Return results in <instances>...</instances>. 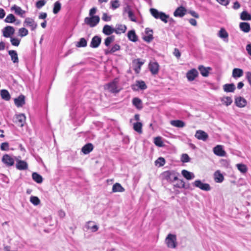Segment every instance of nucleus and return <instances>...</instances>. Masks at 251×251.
Instances as JSON below:
<instances>
[{
	"label": "nucleus",
	"instance_id": "nucleus-2",
	"mask_svg": "<svg viewBox=\"0 0 251 251\" xmlns=\"http://www.w3.org/2000/svg\"><path fill=\"white\" fill-rule=\"evenodd\" d=\"M150 12L152 16L155 19H159L165 23H167L168 22V20L169 19V16L166 15L165 13L160 12L154 8H151Z\"/></svg>",
	"mask_w": 251,
	"mask_h": 251
},
{
	"label": "nucleus",
	"instance_id": "nucleus-57",
	"mask_svg": "<svg viewBox=\"0 0 251 251\" xmlns=\"http://www.w3.org/2000/svg\"><path fill=\"white\" fill-rule=\"evenodd\" d=\"M165 160L163 157L158 158L156 161V165L159 164V166H162L165 164Z\"/></svg>",
	"mask_w": 251,
	"mask_h": 251
},
{
	"label": "nucleus",
	"instance_id": "nucleus-26",
	"mask_svg": "<svg viewBox=\"0 0 251 251\" xmlns=\"http://www.w3.org/2000/svg\"><path fill=\"white\" fill-rule=\"evenodd\" d=\"M8 52V54L10 56L11 59L13 63H18L19 62V58L17 51L14 50H10Z\"/></svg>",
	"mask_w": 251,
	"mask_h": 251
},
{
	"label": "nucleus",
	"instance_id": "nucleus-62",
	"mask_svg": "<svg viewBox=\"0 0 251 251\" xmlns=\"http://www.w3.org/2000/svg\"><path fill=\"white\" fill-rule=\"evenodd\" d=\"M111 19V17L107 15V13H104L102 14V20L105 22L110 21Z\"/></svg>",
	"mask_w": 251,
	"mask_h": 251
},
{
	"label": "nucleus",
	"instance_id": "nucleus-64",
	"mask_svg": "<svg viewBox=\"0 0 251 251\" xmlns=\"http://www.w3.org/2000/svg\"><path fill=\"white\" fill-rule=\"evenodd\" d=\"M246 77L249 83L251 86V72H247L246 75Z\"/></svg>",
	"mask_w": 251,
	"mask_h": 251
},
{
	"label": "nucleus",
	"instance_id": "nucleus-49",
	"mask_svg": "<svg viewBox=\"0 0 251 251\" xmlns=\"http://www.w3.org/2000/svg\"><path fill=\"white\" fill-rule=\"evenodd\" d=\"M30 201L34 205H38L40 203V199L36 196H31L30 198Z\"/></svg>",
	"mask_w": 251,
	"mask_h": 251
},
{
	"label": "nucleus",
	"instance_id": "nucleus-54",
	"mask_svg": "<svg viewBox=\"0 0 251 251\" xmlns=\"http://www.w3.org/2000/svg\"><path fill=\"white\" fill-rule=\"evenodd\" d=\"M10 42L13 46H18L20 44V40L16 38L11 37Z\"/></svg>",
	"mask_w": 251,
	"mask_h": 251
},
{
	"label": "nucleus",
	"instance_id": "nucleus-41",
	"mask_svg": "<svg viewBox=\"0 0 251 251\" xmlns=\"http://www.w3.org/2000/svg\"><path fill=\"white\" fill-rule=\"evenodd\" d=\"M142 124L141 122H136L133 124V129L138 133H142Z\"/></svg>",
	"mask_w": 251,
	"mask_h": 251
},
{
	"label": "nucleus",
	"instance_id": "nucleus-4",
	"mask_svg": "<svg viewBox=\"0 0 251 251\" xmlns=\"http://www.w3.org/2000/svg\"><path fill=\"white\" fill-rule=\"evenodd\" d=\"M165 242L168 247L172 249L176 248L177 245L176 235L171 233L169 234L165 239Z\"/></svg>",
	"mask_w": 251,
	"mask_h": 251
},
{
	"label": "nucleus",
	"instance_id": "nucleus-52",
	"mask_svg": "<svg viewBox=\"0 0 251 251\" xmlns=\"http://www.w3.org/2000/svg\"><path fill=\"white\" fill-rule=\"evenodd\" d=\"M92 222L91 221H89L87 223V225L86 226L87 228L88 229H91L93 232H95L98 230V226L97 225H94L93 226H91L90 225Z\"/></svg>",
	"mask_w": 251,
	"mask_h": 251
},
{
	"label": "nucleus",
	"instance_id": "nucleus-30",
	"mask_svg": "<svg viewBox=\"0 0 251 251\" xmlns=\"http://www.w3.org/2000/svg\"><path fill=\"white\" fill-rule=\"evenodd\" d=\"M236 89L233 83L226 84L223 86V89L226 92H233Z\"/></svg>",
	"mask_w": 251,
	"mask_h": 251
},
{
	"label": "nucleus",
	"instance_id": "nucleus-23",
	"mask_svg": "<svg viewBox=\"0 0 251 251\" xmlns=\"http://www.w3.org/2000/svg\"><path fill=\"white\" fill-rule=\"evenodd\" d=\"M218 36L226 42H227L228 41V34L224 28H221L219 30L218 32Z\"/></svg>",
	"mask_w": 251,
	"mask_h": 251
},
{
	"label": "nucleus",
	"instance_id": "nucleus-33",
	"mask_svg": "<svg viewBox=\"0 0 251 251\" xmlns=\"http://www.w3.org/2000/svg\"><path fill=\"white\" fill-rule=\"evenodd\" d=\"M133 63L135 64L134 70L136 73H139L142 66L144 64V62L140 61L139 59L134 60Z\"/></svg>",
	"mask_w": 251,
	"mask_h": 251
},
{
	"label": "nucleus",
	"instance_id": "nucleus-17",
	"mask_svg": "<svg viewBox=\"0 0 251 251\" xmlns=\"http://www.w3.org/2000/svg\"><path fill=\"white\" fill-rule=\"evenodd\" d=\"M127 29V27L125 25L117 24L114 28V32L117 34H121L125 33Z\"/></svg>",
	"mask_w": 251,
	"mask_h": 251
},
{
	"label": "nucleus",
	"instance_id": "nucleus-28",
	"mask_svg": "<svg viewBox=\"0 0 251 251\" xmlns=\"http://www.w3.org/2000/svg\"><path fill=\"white\" fill-rule=\"evenodd\" d=\"M170 124L172 126L178 128H182L185 126V123L183 121L179 120L171 121Z\"/></svg>",
	"mask_w": 251,
	"mask_h": 251
},
{
	"label": "nucleus",
	"instance_id": "nucleus-7",
	"mask_svg": "<svg viewBox=\"0 0 251 251\" xmlns=\"http://www.w3.org/2000/svg\"><path fill=\"white\" fill-rule=\"evenodd\" d=\"M193 185L203 191H208L211 190V187L209 184L202 183L200 180H195L193 182Z\"/></svg>",
	"mask_w": 251,
	"mask_h": 251
},
{
	"label": "nucleus",
	"instance_id": "nucleus-40",
	"mask_svg": "<svg viewBox=\"0 0 251 251\" xmlns=\"http://www.w3.org/2000/svg\"><path fill=\"white\" fill-rule=\"evenodd\" d=\"M0 96L2 99L5 100H9L10 99V95L9 92L5 89L0 91Z\"/></svg>",
	"mask_w": 251,
	"mask_h": 251
},
{
	"label": "nucleus",
	"instance_id": "nucleus-50",
	"mask_svg": "<svg viewBox=\"0 0 251 251\" xmlns=\"http://www.w3.org/2000/svg\"><path fill=\"white\" fill-rule=\"evenodd\" d=\"M222 101L223 102V103L226 106L230 105L232 102V100L231 98L229 97H226L224 98Z\"/></svg>",
	"mask_w": 251,
	"mask_h": 251
},
{
	"label": "nucleus",
	"instance_id": "nucleus-56",
	"mask_svg": "<svg viewBox=\"0 0 251 251\" xmlns=\"http://www.w3.org/2000/svg\"><path fill=\"white\" fill-rule=\"evenodd\" d=\"M128 15L129 18L130 19V20L131 21L134 22H137L136 17L132 11H128Z\"/></svg>",
	"mask_w": 251,
	"mask_h": 251
},
{
	"label": "nucleus",
	"instance_id": "nucleus-47",
	"mask_svg": "<svg viewBox=\"0 0 251 251\" xmlns=\"http://www.w3.org/2000/svg\"><path fill=\"white\" fill-rule=\"evenodd\" d=\"M154 143L158 147H162L164 146L163 142H162L161 137H156L154 138Z\"/></svg>",
	"mask_w": 251,
	"mask_h": 251
},
{
	"label": "nucleus",
	"instance_id": "nucleus-27",
	"mask_svg": "<svg viewBox=\"0 0 251 251\" xmlns=\"http://www.w3.org/2000/svg\"><path fill=\"white\" fill-rule=\"evenodd\" d=\"M214 180L217 183H221L223 181L224 177L220 171H216L214 174Z\"/></svg>",
	"mask_w": 251,
	"mask_h": 251
},
{
	"label": "nucleus",
	"instance_id": "nucleus-3",
	"mask_svg": "<svg viewBox=\"0 0 251 251\" xmlns=\"http://www.w3.org/2000/svg\"><path fill=\"white\" fill-rule=\"evenodd\" d=\"M118 79L115 78L112 82L108 83L105 86V88L112 93H118L121 89L118 87Z\"/></svg>",
	"mask_w": 251,
	"mask_h": 251
},
{
	"label": "nucleus",
	"instance_id": "nucleus-24",
	"mask_svg": "<svg viewBox=\"0 0 251 251\" xmlns=\"http://www.w3.org/2000/svg\"><path fill=\"white\" fill-rule=\"evenodd\" d=\"M102 32L105 35L109 36L114 32V28L108 25H105L103 27Z\"/></svg>",
	"mask_w": 251,
	"mask_h": 251
},
{
	"label": "nucleus",
	"instance_id": "nucleus-43",
	"mask_svg": "<svg viewBox=\"0 0 251 251\" xmlns=\"http://www.w3.org/2000/svg\"><path fill=\"white\" fill-rule=\"evenodd\" d=\"M7 23H13L16 21L15 16L12 14H8L4 20Z\"/></svg>",
	"mask_w": 251,
	"mask_h": 251
},
{
	"label": "nucleus",
	"instance_id": "nucleus-36",
	"mask_svg": "<svg viewBox=\"0 0 251 251\" xmlns=\"http://www.w3.org/2000/svg\"><path fill=\"white\" fill-rule=\"evenodd\" d=\"M236 166L242 174H245L248 172V167L245 164L242 163L237 164Z\"/></svg>",
	"mask_w": 251,
	"mask_h": 251
},
{
	"label": "nucleus",
	"instance_id": "nucleus-61",
	"mask_svg": "<svg viewBox=\"0 0 251 251\" xmlns=\"http://www.w3.org/2000/svg\"><path fill=\"white\" fill-rule=\"evenodd\" d=\"M0 149L2 151H7L9 149V144L7 142L2 143L0 145Z\"/></svg>",
	"mask_w": 251,
	"mask_h": 251
},
{
	"label": "nucleus",
	"instance_id": "nucleus-15",
	"mask_svg": "<svg viewBox=\"0 0 251 251\" xmlns=\"http://www.w3.org/2000/svg\"><path fill=\"white\" fill-rule=\"evenodd\" d=\"M11 10L14 11L15 14L20 16L21 17H25V11L15 4L11 7Z\"/></svg>",
	"mask_w": 251,
	"mask_h": 251
},
{
	"label": "nucleus",
	"instance_id": "nucleus-22",
	"mask_svg": "<svg viewBox=\"0 0 251 251\" xmlns=\"http://www.w3.org/2000/svg\"><path fill=\"white\" fill-rule=\"evenodd\" d=\"M186 10L183 6L178 7L174 12V15L175 17H183L186 13Z\"/></svg>",
	"mask_w": 251,
	"mask_h": 251
},
{
	"label": "nucleus",
	"instance_id": "nucleus-46",
	"mask_svg": "<svg viewBox=\"0 0 251 251\" xmlns=\"http://www.w3.org/2000/svg\"><path fill=\"white\" fill-rule=\"evenodd\" d=\"M240 18L242 20H251V15L249 14L247 11H243L241 13Z\"/></svg>",
	"mask_w": 251,
	"mask_h": 251
},
{
	"label": "nucleus",
	"instance_id": "nucleus-45",
	"mask_svg": "<svg viewBox=\"0 0 251 251\" xmlns=\"http://www.w3.org/2000/svg\"><path fill=\"white\" fill-rule=\"evenodd\" d=\"M28 34V30L25 27H22L19 28L18 30V35L21 37L26 36Z\"/></svg>",
	"mask_w": 251,
	"mask_h": 251
},
{
	"label": "nucleus",
	"instance_id": "nucleus-1",
	"mask_svg": "<svg viewBox=\"0 0 251 251\" xmlns=\"http://www.w3.org/2000/svg\"><path fill=\"white\" fill-rule=\"evenodd\" d=\"M162 178L169 182H173L178 180L179 174L174 170L165 171L161 174Z\"/></svg>",
	"mask_w": 251,
	"mask_h": 251
},
{
	"label": "nucleus",
	"instance_id": "nucleus-42",
	"mask_svg": "<svg viewBox=\"0 0 251 251\" xmlns=\"http://www.w3.org/2000/svg\"><path fill=\"white\" fill-rule=\"evenodd\" d=\"M114 40L115 36L114 35L109 36L105 39L104 44L106 47H108Z\"/></svg>",
	"mask_w": 251,
	"mask_h": 251
},
{
	"label": "nucleus",
	"instance_id": "nucleus-39",
	"mask_svg": "<svg viewBox=\"0 0 251 251\" xmlns=\"http://www.w3.org/2000/svg\"><path fill=\"white\" fill-rule=\"evenodd\" d=\"M32 177V179L38 183H41L43 182L42 176L37 173H33Z\"/></svg>",
	"mask_w": 251,
	"mask_h": 251
},
{
	"label": "nucleus",
	"instance_id": "nucleus-32",
	"mask_svg": "<svg viewBox=\"0 0 251 251\" xmlns=\"http://www.w3.org/2000/svg\"><path fill=\"white\" fill-rule=\"evenodd\" d=\"M133 105L137 109H141L142 108V101L141 99L138 98H134L132 100Z\"/></svg>",
	"mask_w": 251,
	"mask_h": 251
},
{
	"label": "nucleus",
	"instance_id": "nucleus-10",
	"mask_svg": "<svg viewBox=\"0 0 251 251\" xmlns=\"http://www.w3.org/2000/svg\"><path fill=\"white\" fill-rule=\"evenodd\" d=\"M25 120L26 118L24 114H19L16 115L14 122L19 126L23 127L25 123Z\"/></svg>",
	"mask_w": 251,
	"mask_h": 251
},
{
	"label": "nucleus",
	"instance_id": "nucleus-34",
	"mask_svg": "<svg viewBox=\"0 0 251 251\" xmlns=\"http://www.w3.org/2000/svg\"><path fill=\"white\" fill-rule=\"evenodd\" d=\"M182 175L188 180H191L195 177V175L193 173L190 172L187 170H183L181 172Z\"/></svg>",
	"mask_w": 251,
	"mask_h": 251
},
{
	"label": "nucleus",
	"instance_id": "nucleus-51",
	"mask_svg": "<svg viewBox=\"0 0 251 251\" xmlns=\"http://www.w3.org/2000/svg\"><path fill=\"white\" fill-rule=\"evenodd\" d=\"M46 3V0H39L36 2V7L38 9H40L45 5Z\"/></svg>",
	"mask_w": 251,
	"mask_h": 251
},
{
	"label": "nucleus",
	"instance_id": "nucleus-60",
	"mask_svg": "<svg viewBox=\"0 0 251 251\" xmlns=\"http://www.w3.org/2000/svg\"><path fill=\"white\" fill-rule=\"evenodd\" d=\"M153 39L152 34L147 35L143 37V40L148 42H151Z\"/></svg>",
	"mask_w": 251,
	"mask_h": 251
},
{
	"label": "nucleus",
	"instance_id": "nucleus-44",
	"mask_svg": "<svg viewBox=\"0 0 251 251\" xmlns=\"http://www.w3.org/2000/svg\"><path fill=\"white\" fill-rule=\"evenodd\" d=\"M87 42L84 38H81L79 41L77 42L76 46L78 48L85 47L87 46Z\"/></svg>",
	"mask_w": 251,
	"mask_h": 251
},
{
	"label": "nucleus",
	"instance_id": "nucleus-20",
	"mask_svg": "<svg viewBox=\"0 0 251 251\" xmlns=\"http://www.w3.org/2000/svg\"><path fill=\"white\" fill-rule=\"evenodd\" d=\"M16 167L19 170H25L28 168V164L24 160H17Z\"/></svg>",
	"mask_w": 251,
	"mask_h": 251
},
{
	"label": "nucleus",
	"instance_id": "nucleus-9",
	"mask_svg": "<svg viewBox=\"0 0 251 251\" xmlns=\"http://www.w3.org/2000/svg\"><path fill=\"white\" fill-rule=\"evenodd\" d=\"M15 28L10 25H7L2 29V35L5 38L11 37L15 33Z\"/></svg>",
	"mask_w": 251,
	"mask_h": 251
},
{
	"label": "nucleus",
	"instance_id": "nucleus-25",
	"mask_svg": "<svg viewBox=\"0 0 251 251\" xmlns=\"http://www.w3.org/2000/svg\"><path fill=\"white\" fill-rule=\"evenodd\" d=\"M93 148L94 146L92 144L87 143L82 148L81 151L84 154H87L93 151Z\"/></svg>",
	"mask_w": 251,
	"mask_h": 251
},
{
	"label": "nucleus",
	"instance_id": "nucleus-6",
	"mask_svg": "<svg viewBox=\"0 0 251 251\" xmlns=\"http://www.w3.org/2000/svg\"><path fill=\"white\" fill-rule=\"evenodd\" d=\"M23 25L25 26L28 27L32 31L35 30L38 25L36 22L31 18L27 17L25 19Z\"/></svg>",
	"mask_w": 251,
	"mask_h": 251
},
{
	"label": "nucleus",
	"instance_id": "nucleus-38",
	"mask_svg": "<svg viewBox=\"0 0 251 251\" xmlns=\"http://www.w3.org/2000/svg\"><path fill=\"white\" fill-rule=\"evenodd\" d=\"M199 69L201 72V74L203 76L206 77L209 75V70L210 69V68H205L203 66H200L199 67Z\"/></svg>",
	"mask_w": 251,
	"mask_h": 251
},
{
	"label": "nucleus",
	"instance_id": "nucleus-58",
	"mask_svg": "<svg viewBox=\"0 0 251 251\" xmlns=\"http://www.w3.org/2000/svg\"><path fill=\"white\" fill-rule=\"evenodd\" d=\"M111 51H112V53L119 50L121 49V47L119 44H115L112 46V47L110 48Z\"/></svg>",
	"mask_w": 251,
	"mask_h": 251
},
{
	"label": "nucleus",
	"instance_id": "nucleus-5",
	"mask_svg": "<svg viewBox=\"0 0 251 251\" xmlns=\"http://www.w3.org/2000/svg\"><path fill=\"white\" fill-rule=\"evenodd\" d=\"M100 20L99 16H90V17H86L84 19V22L86 24L91 27H95L99 23Z\"/></svg>",
	"mask_w": 251,
	"mask_h": 251
},
{
	"label": "nucleus",
	"instance_id": "nucleus-16",
	"mask_svg": "<svg viewBox=\"0 0 251 251\" xmlns=\"http://www.w3.org/2000/svg\"><path fill=\"white\" fill-rule=\"evenodd\" d=\"M195 136L198 139L201 140L203 141H205L208 137V134L205 132L201 130H197Z\"/></svg>",
	"mask_w": 251,
	"mask_h": 251
},
{
	"label": "nucleus",
	"instance_id": "nucleus-21",
	"mask_svg": "<svg viewBox=\"0 0 251 251\" xmlns=\"http://www.w3.org/2000/svg\"><path fill=\"white\" fill-rule=\"evenodd\" d=\"M15 105L19 107H22L25 104V97L24 95H21L18 98L14 99Z\"/></svg>",
	"mask_w": 251,
	"mask_h": 251
},
{
	"label": "nucleus",
	"instance_id": "nucleus-18",
	"mask_svg": "<svg viewBox=\"0 0 251 251\" xmlns=\"http://www.w3.org/2000/svg\"><path fill=\"white\" fill-rule=\"evenodd\" d=\"M235 103L237 106L239 107H244L247 105V100L243 97H236L235 100Z\"/></svg>",
	"mask_w": 251,
	"mask_h": 251
},
{
	"label": "nucleus",
	"instance_id": "nucleus-35",
	"mask_svg": "<svg viewBox=\"0 0 251 251\" xmlns=\"http://www.w3.org/2000/svg\"><path fill=\"white\" fill-rule=\"evenodd\" d=\"M243 75V71L239 68H235L232 71V77L236 78Z\"/></svg>",
	"mask_w": 251,
	"mask_h": 251
},
{
	"label": "nucleus",
	"instance_id": "nucleus-53",
	"mask_svg": "<svg viewBox=\"0 0 251 251\" xmlns=\"http://www.w3.org/2000/svg\"><path fill=\"white\" fill-rule=\"evenodd\" d=\"M110 3L111 7L113 9H115L120 6L119 1L118 0H112Z\"/></svg>",
	"mask_w": 251,
	"mask_h": 251
},
{
	"label": "nucleus",
	"instance_id": "nucleus-11",
	"mask_svg": "<svg viewBox=\"0 0 251 251\" xmlns=\"http://www.w3.org/2000/svg\"><path fill=\"white\" fill-rule=\"evenodd\" d=\"M1 161L7 166H11L14 164L13 158L7 154L3 155Z\"/></svg>",
	"mask_w": 251,
	"mask_h": 251
},
{
	"label": "nucleus",
	"instance_id": "nucleus-14",
	"mask_svg": "<svg viewBox=\"0 0 251 251\" xmlns=\"http://www.w3.org/2000/svg\"><path fill=\"white\" fill-rule=\"evenodd\" d=\"M198 75V72L195 69H193L189 71L186 74V76L188 80L190 81L194 80Z\"/></svg>",
	"mask_w": 251,
	"mask_h": 251
},
{
	"label": "nucleus",
	"instance_id": "nucleus-19",
	"mask_svg": "<svg viewBox=\"0 0 251 251\" xmlns=\"http://www.w3.org/2000/svg\"><path fill=\"white\" fill-rule=\"evenodd\" d=\"M213 152L216 155L220 156H224L226 154V152L221 145H217L215 147L213 148Z\"/></svg>",
	"mask_w": 251,
	"mask_h": 251
},
{
	"label": "nucleus",
	"instance_id": "nucleus-13",
	"mask_svg": "<svg viewBox=\"0 0 251 251\" xmlns=\"http://www.w3.org/2000/svg\"><path fill=\"white\" fill-rule=\"evenodd\" d=\"M149 68L152 75H156L159 71V65L156 62H150L149 64Z\"/></svg>",
	"mask_w": 251,
	"mask_h": 251
},
{
	"label": "nucleus",
	"instance_id": "nucleus-59",
	"mask_svg": "<svg viewBox=\"0 0 251 251\" xmlns=\"http://www.w3.org/2000/svg\"><path fill=\"white\" fill-rule=\"evenodd\" d=\"M175 186L179 188H185V182L182 180L178 179V182Z\"/></svg>",
	"mask_w": 251,
	"mask_h": 251
},
{
	"label": "nucleus",
	"instance_id": "nucleus-12",
	"mask_svg": "<svg viewBox=\"0 0 251 251\" xmlns=\"http://www.w3.org/2000/svg\"><path fill=\"white\" fill-rule=\"evenodd\" d=\"M101 42V37L99 36L96 35L92 38L90 44V47L92 48H97L99 47Z\"/></svg>",
	"mask_w": 251,
	"mask_h": 251
},
{
	"label": "nucleus",
	"instance_id": "nucleus-55",
	"mask_svg": "<svg viewBox=\"0 0 251 251\" xmlns=\"http://www.w3.org/2000/svg\"><path fill=\"white\" fill-rule=\"evenodd\" d=\"M181 160L183 163L188 162L190 161V157L187 154L183 153L181 155Z\"/></svg>",
	"mask_w": 251,
	"mask_h": 251
},
{
	"label": "nucleus",
	"instance_id": "nucleus-29",
	"mask_svg": "<svg viewBox=\"0 0 251 251\" xmlns=\"http://www.w3.org/2000/svg\"><path fill=\"white\" fill-rule=\"evenodd\" d=\"M239 27L240 29L245 32L248 33L250 31V25L248 23L242 22L240 24Z\"/></svg>",
	"mask_w": 251,
	"mask_h": 251
},
{
	"label": "nucleus",
	"instance_id": "nucleus-31",
	"mask_svg": "<svg viewBox=\"0 0 251 251\" xmlns=\"http://www.w3.org/2000/svg\"><path fill=\"white\" fill-rule=\"evenodd\" d=\"M127 37L130 41L133 42H135L138 40V37L134 30H131L128 32Z\"/></svg>",
	"mask_w": 251,
	"mask_h": 251
},
{
	"label": "nucleus",
	"instance_id": "nucleus-63",
	"mask_svg": "<svg viewBox=\"0 0 251 251\" xmlns=\"http://www.w3.org/2000/svg\"><path fill=\"white\" fill-rule=\"evenodd\" d=\"M173 54L177 58H179L181 56V53L179 51V50L177 48H175L174 49Z\"/></svg>",
	"mask_w": 251,
	"mask_h": 251
},
{
	"label": "nucleus",
	"instance_id": "nucleus-8",
	"mask_svg": "<svg viewBox=\"0 0 251 251\" xmlns=\"http://www.w3.org/2000/svg\"><path fill=\"white\" fill-rule=\"evenodd\" d=\"M147 86L144 81L137 80L135 83L131 85V88L133 91H139V90H145Z\"/></svg>",
	"mask_w": 251,
	"mask_h": 251
},
{
	"label": "nucleus",
	"instance_id": "nucleus-37",
	"mask_svg": "<svg viewBox=\"0 0 251 251\" xmlns=\"http://www.w3.org/2000/svg\"><path fill=\"white\" fill-rule=\"evenodd\" d=\"M112 191L113 192H123L125 191V189L120 183H116L113 185Z\"/></svg>",
	"mask_w": 251,
	"mask_h": 251
},
{
	"label": "nucleus",
	"instance_id": "nucleus-48",
	"mask_svg": "<svg viewBox=\"0 0 251 251\" xmlns=\"http://www.w3.org/2000/svg\"><path fill=\"white\" fill-rule=\"evenodd\" d=\"M61 5L60 2L58 1H56L54 4V7L53 9V12L56 14L59 12L61 9Z\"/></svg>",
	"mask_w": 251,
	"mask_h": 251
}]
</instances>
